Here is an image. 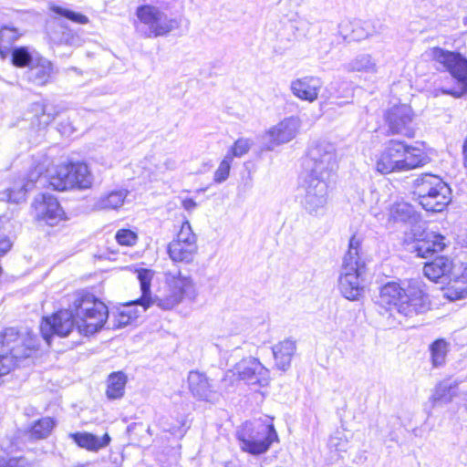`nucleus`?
<instances>
[{
    "label": "nucleus",
    "instance_id": "1",
    "mask_svg": "<svg viewBox=\"0 0 467 467\" xmlns=\"http://www.w3.org/2000/svg\"><path fill=\"white\" fill-rule=\"evenodd\" d=\"M420 280H410L402 286L397 282H389L379 289L377 299L379 306L393 316L398 315L411 318L425 313L430 308V300Z\"/></svg>",
    "mask_w": 467,
    "mask_h": 467
},
{
    "label": "nucleus",
    "instance_id": "2",
    "mask_svg": "<svg viewBox=\"0 0 467 467\" xmlns=\"http://www.w3.org/2000/svg\"><path fill=\"white\" fill-rule=\"evenodd\" d=\"M44 171H46L45 165L37 164L28 173V182L21 185L17 192L12 189L3 193L5 198L0 199V258L12 248L13 237L19 226L16 220L17 209L14 203H18L26 199V192L32 188V184L37 181Z\"/></svg>",
    "mask_w": 467,
    "mask_h": 467
},
{
    "label": "nucleus",
    "instance_id": "3",
    "mask_svg": "<svg viewBox=\"0 0 467 467\" xmlns=\"http://www.w3.org/2000/svg\"><path fill=\"white\" fill-rule=\"evenodd\" d=\"M423 149L398 140H389L376 160L375 167L381 174L408 171L428 163Z\"/></svg>",
    "mask_w": 467,
    "mask_h": 467
},
{
    "label": "nucleus",
    "instance_id": "4",
    "mask_svg": "<svg viewBox=\"0 0 467 467\" xmlns=\"http://www.w3.org/2000/svg\"><path fill=\"white\" fill-rule=\"evenodd\" d=\"M69 307L78 331L84 336L100 330L109 317L107 306L88 293L76 294Z\"/></svg>",
    "mask_w": 467,
    "mask_h": 467
},
{
    "label": "nucleus",
    "instance_id": "5",
    "mask_svg": "<svg viewBox=\"0 0 467 467\" xmlns=\"http://www.w3.org/2000/svg\"><path fill=\"white\" fill-rule=\"evenodd\" d=\"M135 16V30L144 38L166 36L181 26L179 19L169 17L161 7L152 4L137 6Z\"/></svg>",
    "mask_w": 467,
    "mask_h": 467
},
{
    "label": "nucleus",
    "instance_id": "6",
    "mask_svg": "<svg viewBox=\"0 0 467 467\" xmlns=\"http://www.w3.org/2000/svg\"><path fill=\"white\" fill-rule=\"evenodd\" d=\"M27 336L28 338H24L13 327L0 334V377L8 374L18 359L27 358L36 348V336L31 333Z\"/></svg>",
    "mask_w": 467,
    "mask_h": 467
},
{
    "label": "nucleus",
    "instance_id": "7",
    "mask_svg": "<svg viewBox=\"0 0 467 467\" xmlns=\"http://www.w3.org/2000/svg\"><path fill=\"white\" fill-rule=\"evenodd\" d=\"M165 292L161 296L153 297L154 303L164 310H170L184 299L194 302L198 292L192 278L182 275L180 271L166 274Z\"/></svg>",
    "mask_w": 467,
    "mask_h": 467
},
{
    "label": "nucleus",
    "instance_id": "8",
    "mask_svg": "<svg viewBox=\"0 0 467 467\" xmlns=\"http://www.w3.org/2000/svg\"><path fill=\"white\" fill-rule=\"evenodd\" d=\"M238 381L254 387H265L270 382V373L257 358H244L225 371L221 382L225 390H228Z\"/></svg>",
    "mask_w": 467,
    "mask_h": 467
},
{
    "label": "nucleus",
    "instance_id": "9",
    "mask_svg": "<svg viewBox=\"0 0 467 467\" xmlns=\"http://www.w3.org/2000/svg\"><path fill=\"white\" fill-rule=\"evenodd\" d=\"M338 167L336 146L327 140L312 143L308 149L306 171L303 174L331 179Z\"/></svg>",
    "mask_w": 467,
    "mask_h": 467
},
{
    "label": "nucleus",
    "instance_id": "10",
    "mask_svg": "<svg viewBox=\"0 0 467 467\" xmlns=\"http://www.w3.org/2000/svg\"><path fill=\"white\" fill-rule=\"evenodd\" d=\"M329 179L303 174L300 190L303 192L301 205L313 217L323 216L329 196Z\"/></svg>",
    "mask_w": 467,
    "mask_h": 467
},
{
    "label": "nucleus",
    "instance_id": "11",
    "mask_svg": "<svg viewBox=\"0 0 467 467\" xmlns=\"http://www.w3.org/2000/svg\"><path fill=\"white\" fill-rule=\"evenodd\" d=\"M425 55L428 58L441 65L460 85V88L457 90L442 89L443 94H451L458 98L467 93V58L460 53L445 50L439 47L429 48Z\"/></svg>",
    "mask_w": 467,
    "mask_h": 467
},
{
    "label": "nucleus",
    "instance_id": "12",
    "mask_svg": "<svg viewBox=\"0 0 467 467\" xmlns=\"http://www.w3.org/2000/svg\"><path fill=\"white\" fill-rule=\"evenodd\" d=\"M240 447L254 455L265 453L274 441H278L273 424L245 422L237 432Z\"/></svg>",
    "mask_w": 467,
    "mask_h": 467
},
{
    "label": "nucleus",
    "instance_id": "13",
    "mask_svg": "<svg viewBox=\"0 0 467 467\" xmlns=\"http://www.w3.org/2000/svg\"><path fill=\"white\" fill-rule=\"evenodd\" d=\"M417 182L419 202L426 211L441 212L451 202V189L440 177L425 174Z\"/></svg>",
    "mask_w": 467,
    "mask_h": 467
},
{
    "label": "nucleus",
    "instance_id": "14",
    "mask_svg": "<svg viewBox=\"0 0 467 467\" xmlns=\"http://www.w3.org/2000/svg\"><path fill=\"white\" fill-rule=\"evenodd\" d=\"M137 277L140 281L141 296L139 299L123 304L116 316L118 327H125L137 319L141 312L146 311L154 305L151 296L150 285L154 272L150 269H137Z\"/></svg>",
    "mask_w": 467,
    "mask_h": 467
},
{
    "label": "nucleus",
    "instance_id": "15",
    "mask_svg": "<svg viewBox=\"0 0 467 467\" xmlns=\"http://www.w3.org/2000/svg\"><path fill=\"white\" fill-rule=\"evenodd\" d=\"M301 124L299 117L290 116L270 127L263 135L265 149L273 150L275 147L293 140L299 133Z\"/></svg>",
    "mask_w": 467,
    "mask_h": 467
},
{
    "label": "nucleus",
    "instance_id": "16",
    "mask_svg": "<svg viewBox=\"0 0 467 467\" xmlns=\"http://www.w3.org/2000/svg\"><path fill=\"white\" fill-rule=\"evenodd\" d=\"M31 208L34 218L49 226H56L67 218L59 202L51 194L42 193L36 196Z\"/></svg>",
    "mask_w": 467,
    "mask_h": 467
},
{
    "label": "nucleus",
    "instance_id": "17",
    "mask_svg": "<svg viewBox=\"0 0 467 467\" xmlns=\"http://www.w3.org/2000/svg\"><path fill=\"white\" fill-rule=\"evenodd\" d=\"M385 121L389 132L392 135H402L412 138L415 135L414 113L407 104L395 105L385 114Z\"/></svg>",
    "mask_w": 467,
    "mask_h": 467
},
{
    "label": "nucleus",
    "instance_id": "18",
    "mask_svg": "<svg viewBox=\"0 0 467 467\" xmlns=\"http://www.w3.org/2000/svg\"><path fill=\"white\" fill-rule=\"evenodd\" d=\"M74 327H76V323L71 309L60 310L43 318L40 324V332L43 338L49 345L53 336L67 337Z\"/></svg>",
    "mask_w": 467,
    "mask_h": 467
},
{
    "label": "nucleus",
    "instance_id": "19",
    "mask_svg": "<svg viewBox=\"0 0 467 467\" xmlns=\"http://www.w3.org/2000/svg\"><path fill=\"white\" fill-rule=\"evenodd\" d=\"M188 389L191 394L198 400L216 403L220 393L214 389L212 380L205 373L192 370L187 377Z\"/></svg>",
    "mask_w": 467,
    "mask_h": 467
},
{
    "label": "nucleus",
    "instance_id": "20",
    "mask_svg": "<svg viewBox=\"0 0 467 467\" xmlns=\"http://www.w3.org/2000/svg\"><path fill=\"white\" fill-rule=\"evenodd\" d=\"M362 238L357 234L351 236L348 244V250L343 257L339 277L348 275H359L364 264L360 261L359 251Z\"/></svg>",
    "mask_w": 467,
    "mask_h": 467
},
{
    "label": "nucleus",
    "instance_id": "21",
    "mask_svg": "<svg viewBox=\"0 0 467 467\" xmlns=\"http://www.w3.org/2000/svg\"><path fill=\"white\" fill-rule=\"evenodd\" d=\"M322 88V81L316 77L306 76L296 78L290 84L293 95L301 100L314 102Z\"/></svg>",
    "mask_w": 467,
    "mask_h": 467
},
{
    "label": "nucleus",
    "instance_id": "22",
    "mask_svg": "<svg viewBox=\"0 0 467 467\" xmlns=\"http://www.w3.org/2000/svg\"><path fill=\"white\" fill-rule=\"evenodd\" d=\"M444 296L451 301L467 297V262L460 265L454 264V272L451 283L448 284Z\"/></svg>",
    "mask_w": 467,
    "mask_h": 467
},
{
    "label": "nucleus",
    "instance_id": "23",
    "mask_svg": "<svg viewBox=\"0 0 467 467\" xmlns=\"http://www.w3.org/2000/svg\"><path fill=\"white\" fill-rule=\"evenodd\" d=\"M446 245L445 236L435 232H425L423 237L415 242L413 249L419 257L427 258L441 252Z\"/></svg>",
    "mask_w": 467,
    "mask_h": 467
},
{
    "label": "nucleus",
    "instance_id": "24",
    "mask_svg": "<svg viewBox=\"0 0 467 467\" xmlns=\"http://www.w3.org/2000/svg\"><path fill=\"white\" fill-rule=\"evenodd\" d=\"M453 272L454 263L446 256L436 257L433 261L426 263L423 267L424 275L433 282L445 278L449 279V284H451Z\"/></svg>",
    "mask_w": 467,
    "mask_h": 467
},
{
    "label": "nucleus",
    "instance_id": "25",
    "mask_svg": "<svg viewBox=\"0 0 467 467\" xmlns=\"http://www.w3.org/2000/svg\"><path fill=\"white\" fill-rule=\"evenodd\" d=\"M68 437L72 439L78 447L89 451H98L107 447L111 441L108 433H105L102 437H99L87 431L70 432Z\"/></svg>",
    "mask_w": 467,
    "mask_h": 467
},
{
    "label": "nucleus",
    "instance_id": "26",
    "mask_svg": "<svg viewBox=\"0 0 467 467\" xmlns=\"http://www.w3.org/2000/svg\"><path fill=\"white\" fill-rule=\"evenodd\" d=\"M129 195L127 189H115L100 194L94 202V208L99 211L119 210Z\"/></svg>",
    "mask_w": 467,
    "mask_h": 467
},
{
    "label": "nucleus",
    "instance_id": "27",
    "mask_svg": "<svg viewBox=\"0 0 467 467\" xmlns=\"http://www.w3.org/2000/svg\"><path fill=\"white\" fill-rule=\"evenodd\" d=\"M53 64L47 58H37L34 65L30 66L26 72L30 82L37 86L47 84L53 75Z\"/></svg>",
    "mask_w": 467,
    "mask_h": 467
},
{
    "label": "nucleus",
    "instance_id": "28",
    "mask_svg": "<svg viewBox=\"0 0 467 467\" xmlns=\"http://www.w3.org/2000/svg\"><path fill=\"white\" fill-rule=\"evenodd\" d=\"M344 68L349 73L358 72L366 75H376L379 72L376 58L368 53L357 55L344 65Z\"/></svg>",
    "mask_w": 467,
    "mask_h": 467
},
{
    "label": "nucleus",
    "instance_id": "29",
    "mask_svg": "<svg viewBox=\"0 0 467 467\" xmlns=\"http://www.w3.org/2000/svg\"><path fill=\"white\" fill-rule=\"evenodd\" d=\"M296 349V341L291 339L283 340L273 347V355L278 369L286 371L289 368Z\"/></svg>",
    "mask_w": 467,
    "mask_h": 467
},
{
    "label": "nucleus",
    "instance_id": "30",
    "mask_svg": "<svg viewBox=\"0 0 467 467\" xmlns=\"http://www.w3.org/2000/svg\"><path fill=\"white\" fill-rule=\"evenodd\" d=\"M459 388L456 381H441L433 389L429 402L432 407L447 404L451 401L453 397L457 396Z\"/></svg>",
    "mask_w": 467,
    "mask_h": 467
},
{
    "label": "nucleus",
    "instance_id": "31",
    "mask_svg": "<svg viewBox=\"0 0 467 467\" xmlns=\"http://www.w3.org/2000/svg\"><path fill=\"white\" fill-rule=\"evenodd\" d=\"M338 288L345 298L352 301L358 300L364 291L359 275L339 277Z\"/></svg>",
    "mask_w": 467,
    "mask_h": 467
},
{
    "label": "nucleus",
    "instance_id": "32",
    "mask_svg": "<svg viewBox=\"0 0 467 467\" xmlns=\"http://www.w3.org/2000/svg\"><path fill=\"white\" fill-rule=\"evenodd\" d=\"M197 244H189L172 241L169 244L168 253L174 262L190 263L197 253Z\"/></svg>",
    "mask_w": 467,
    "mask_h": 467
},
{
    "label": "nucleus",
    "instance_id": "33",
    "mask_svg": "<svg viewBox=\"0 0 467 467\" xmlns=\"http://www.w3.org/2000/svg\"><path fill=\"white\" fill-rule=\"evenodd\" d=\"M127 376L121 372L111 373L107 379L106 395L109 400L119 399L124 395Z\"/></svg>",
    "mask_w": 467,
    "mask_h": 467
},
{
    "label": "nucleus",
    "instance_id": "34",
    "mask_svg": "<svg viewBox=\"0 0 467 467\" xmlns=\"http://www.w3.org/2000/svg\"><path fill=\"white\" fill-rule=\"evenodd\" d=\"M49 184L57 191H67L68 167L67 163L57 165L51 170H47Z\"/></svg>",
    "mask_w": 467,
    "mask_h": 467
},
{
    "label": "nucleus",
    "instance_id": "35",
    "mask_svg": "<svg viewBox=\"0 0 467 467\" xmlns=\"http://www.w3.org/2000/svg\"><path fill=\"white\" fill-rule=\"evenodd\" d=\"M449 349L450 344L443 338L436 339L430 345L431 361L434 368L444 366Z\"/></svg>",
    "mask_w": 467,
    "mask_h": 467
},
{
    "label": "nucleus",
    "instance_id": "36",
    "mask_svg": "<svg viewBox=\"0 0 467 467\" xmlns=\"http://www.w3.org/2000/svg\"><path fill=\"white\" fill-rule=\"evenodd\" d=\"M75 171V188L88 189L93 184V176L86 163L76 162L73 164Z\"/></svg>",
    "mask_w": 467,
    "mask_h": 467
},
{
    "label": "nucleus",
    "instance_id": "37",
    "mask_svg": "<svg viewBox=\"0 0 467 467\" xmlns=\"http://www.w3.org/2000/svg\"><path fill=\"white\" fill-rule=\"evenodd\" d=\"M413 208L407 202H396L389 208L388 218L393 222H406L413 215Z\"/></svg>",
    "mask_w": 467,
    "mask_h": 467
},
{
    "label": "nucleus",
    "instance_id": "38",
    "mask_svg": "<svg viewBox=\"0 0 467 467\" xmlns=\"http://www.w3.org/2000/svg\"><path fill=\"white\" fill-rule=\"evenodd\" d=\"M55 426L53 419L45 417L35 422L30 431V435L34 439L47 438Z\"/></svg>",
    "mask_w": 467,
    "mask_h": 467
},
{
    "label": "nucleus",
    "instance_id": "39",
    "mask_svg": "<svg viewBox=\"0 0 467 467\" xmlns=\"http://www.w3.org/2000/svg\"><path fill=\"white\" fill-rule=\"evenodd\" d=\"M19 36L16 28L4 26L0 29V56L2 58L5 57V50L7 49Z\"/></svg>",
    "mask_w": 467,
    "mask_h": 467
},
{
    "label": "nucleus",
    "instance_id": "40",
    "mask_svg": "<svg viewBox=\"0 0 467 467\" xmlns=\"http://www.w3.org/2000/svg\"><path fill=\"white\" fill-rule=\"evenodd\" d=\"M30 111L34 114L38 126H47L54 119V115L47 112L46 106L41 102H35L30 107Z\"/></svg>",
    "mask_w": 467,
    "mask_h": 467
},
{
    "label": "nucleus",
    "instance_id": "41",
    "mask_svg": "<svg viewBox=\"0 0 467 467\" xmlns=\"http://www.w3.org/2000/svg\"><path fill=\"white\" fill-rule=\"evenodd\" d=\"M254 142L251 139L239 138L230 148L226 155L230 157L232 160L234 157L241 158L250 150Z\"/></svg>",
    "mask_w": 467,
    "mask_h": 467
},
{
    "label": "nucleus",
    "instance_id": "42",
    "mask_svg": "<svg viewBox=\"0 0 467 467\" xmlns=\"http://www.w3.org/2000/svg\"><path fill=\"white\" fill-rule=\"evenodd\" d=\"M33 61V57L26 47L14 48L12 51V63L18 67H28Z\"/></svg>",
    "mask_w": 467,
    "mask_h": 467
},
{
    "label": "nucleus",
    "instance_id": "43",
    "mask_svg": "<svg viewBox=\"0 0 467 467\" xmlns=\"http://www.w3.org/2000/svg\"><path fill=\"white\" fill-rule=\"evenodd\" d=\"M117 243L120 245L134 246L138 242V234L130 229H119L115 235Z\"/></svg>",
    "mask_w": 467,
    "mask_h": 467
},
{
    "label": "nucleus",
    "instance_id": "44",
    "mask_svg": "<svg viewBox=\"0 0 467 467\" xmlns=\"http://www.w3.org/2000/svg\"><path fill=\"white\" fill-rule=\"evenodd\" d=\"M174 241L189 244H197L196 236L192 230V226L189 221H185L182 223L181 229L178 233L177 238Z\"/></svg>",
    "mask_w": 467,
    "mask_h": 467
},
{
    "label": "nucleus",
    "instance_id": "45",
    "mask_svg": "<svg viewBox=\"0 0 467 467\" xmlns=\"http://www.w3.org/2000/svg\"><path fill=\"white\" fill-rule=\"evenodd\" d=\"M232 161L233 160L230 157L224 156L214 172V181L216 182H223L228 178Z\"/></svg>",
    "mask_w": 467,
    "mask_h": 467
},
{
    "label": "nucleus",
    "instance_id": "46",
    "mask_svg": "<svg viewBox=\"0 0 467 467\" xmlns=\"http://www.w3.org/2000/svg\"><path fill=\"white\" fill-rule=\"evenodd\" d=\"M51 10L59 16H65L74 22L79 23V24H86L88 22V18L80 14L74 13L70 10L64 9L60 6H51Z\"/></svg>",
    "mask_w": 467,
    "mask_h": 467
},
{
    "label": "nucleus",
    "instance_id": "47",
    "mask_svg": "<svg viewBox=\"0 0 467 467\" xmlns=\"http://www.w3.org/2000/svg\"><path fill=\"white\" fill-rule=\"evenodd\" d=\"M69 32L64 31L63 27L58 26L57 28H52L48 31L49 39L57 45L67 43L69 38Z\"/></svg>",
    "mask_w": 467,
    "mask_h": 467
},
{
    "label": "nucleus",
    "instance_id": "48",
    "mask_svg": "<svg viewBox=\"0 0 467 467\" xmlns=\"http://www.w3.org/2000/svg\"><path fill=\"white\" fill-rule=\"evenodd\" d=\"M328 447L330 450L336 451H346L348 447V441L342 433H336L329 438Z\"/></svg>",
    "mask_w": 467,
    "mask_h": 467
},
{
    "label": "nucleus",
    "instance_id": "49",
    "mask_svg": "<svg viewBox=\"0 0 467 467\" xmlns=\"http://www.w3.org/2000/svg\"><path fill=\"white\" fill-rule=\"evenodd\" d=\"M370 199H371V201H376V205L375 206L371 205L369 207V211H370L371 214H373L378 219H381V216L382 217L384 216V213L382 210L383 203L379 200V192L376 191H371L370 192Z\"/></svg>",
    "mask_w": 467,
    "mask_h": 467
},
{
    "label": "nucleus",
    "instance_id": "50",
    "mask_svg": "<svg viewBox=\"0 0 467 467\" xmlns=\"http://www.w3.org/2000/svg\"><path fill=\"white\" fill-rule=\"evenodd\" d=\"M4 467H33L32 462L24 457L9 459Z\"/></svg>",
    "mask_w": 467,
    "mask_h": 467
},
{
    "label": "nucleus",
    "instance_id": "51",
    "mask_svg": "<svg viewBox=\"0 0 467 467\" xmlns=\"http://www.w3.org/2000/svg\"><path fill=\"white\" fill-rule=\"evenodd\" d=\"M73 164L72 162L67 163V167L69 170V174L67 176V182L69 183H67V190L75 188V171H73Z\"/></svg>",
    "mask_w": 467,
    "mask_h": 467
},
{
    "label": "nucleus",
    "instance_id": "52",
    "mask_svg": "<svg viewBox=\"0 0 467 467\" xmlns=\"http://www.w3.org/2000/svg\"><path fill=\"white\" fill-rule=\"evenodd\" d=\"M163 166L168 171H173L177 168V161L174 158L168 157L163 161Z\"/></svg>",
    "mask_w": 467,
    "mask_h": 467
},
{
    "label": "nucleus",
    "instance_id": "53",
    "mask_svg": "<svg viewBox=\"0 0 467 467\" xmlns=\"http://www.w3.org/2000/svg\"><path fill=\"white\" fill-rule=\"evenodd\" d=\"M197 206V203L192 199H185L182 201V207L187 211H192Z\"/></svg>",
    "mask_w": 467,
    "mask_h": 467
},
{
    "label": "nucleus",
    "instance_id": "54",
    "mask_svg": "<svg viewBox=\"0 0 467 467\" xmlns=\"http://www.w3.org/2000/svg\"><path fill=\"white\" fill-rule=\"evenodd\" d=\"M11 446V443L7 441H0V462L4 460V454L8 447Z\"/></svg>",
    "mask_w": 467,
    "mask_h": 467
},
{
    "label": "nucleus",
    "instance_id": "55",
    "mask_svg": "<svg viewBox=\"0 0 467 467\" xmlns=\"http://www.w3.org/2000/svg\"><path fill=\"white\" fill-rule=\"evenodd\" d=\"M461 242H462V245L467 247V230L462 234Z\"/></svg>",
    "mask_w": 467,
    "mask_h": 467
},
{
    "label": "nucleus",
    "instance_id": "56",
    "mask_svg": "<svg viewBox=\"0 0 467 467\" xmlns=\"http://www.w3.org/2000/svg\"><path fill=\"white\" fill-rule=\"evenodd\" d=\"M463 155H464V164L467 167V140L464 142L463 145Z\"/></svg>",
    "mask_w": 467,
    "mask_h": 467
},
{
    "label": "nucleus",
    "instance_id": "57",
    "mask_svg": "<svg viewBox=\"0 0 467 467\" xmlns=\"http://www.w3.org/2000/svg\"><path fill=\"white\" fill-rule=\"evenodd\" d=\"M371 34L370 33H367L365 36H363L362 37H368Z\"/></svg>",
    "mask_w": 467,
    "mask_h": 467
}]
</instances>
